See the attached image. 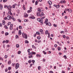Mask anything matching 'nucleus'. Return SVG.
<instances>
[{
    "label": "nucleus",
    "instance_id": "nucleus-42",
    "mask_svg": "<svg viewBox=\"0 0 73 73\" xmlns=\"http://www.w3.org/2000/svg\"><path fill=\"white\" fill-rule=\"evenodd\" d=\"M63 57L65 59H66V58H67V57H66V55L64 56Z\"/></svg>",
    "mask_w": 73,
    "mask_h": 73
},
{
    "label": "nucleus",
    "instance_id": "nucleus-64",
    "mask_svg": "<svg viewBox=\"0 0 73 73\" xmlns=\"http://www.w3.org/2000/svg\"><path fill=\"white\" fill-rule=\"evenodd\" d=\"M50 73H53V72L52 71H50Z\"/></svg>",
    "mask_w": 73,
    "mask_h": 73
},
{
    "label": "nucleus",
    "instance_id": "nucleus-43",
    "mask_svg": "<svg viewBox=\"0 0 73 73\" xmlns=\"http://www.w3.org/2000/svg\"><path fill=\"white\" fill-rule=\"evenodd\" d=\"M9 42V40H6V41H5V42L6 43H8V42Z\"/></svg>",
    "mask_w": 73,
    "mask_h": 73
},
{
    "label": "nucleus",
    "instance_id": "nucleus-28",
    "mask_svg": "<svg viewBox=\"0 0 73 73\" xmlns=\"http://www.w3.org/2000/svg\"><path fill=\"white\" fill-rule=\"evenodd\" d=\"M48 33H48V31H45V35H47V34H48Z\"/></svg>",
    "mask_w": 73,
    "mask_h": 73
},
{
    "label": "nucleus",
    "instance_id": "nucleus-30",
    "mask_svg": "<svg viewBox=\"0 0 73 73\" xmlns=\"http://www.w3.org/2000/svg\"><path fill=\"white\" fill-rule=\"evenodd\" d=\"M62 3H63L64 4H65L66 3V1H65V0H64L62 1Z\"/></svg>",
    "mask_w": 73,
    "mask_h": 73
},
{
    "label": "nucleus",
    "instance_id": "nucleus-9",
    "mask_svg": "<svg viewBox=\"0 0 73 73\" xmlns=\"http://www.w3.org/2000/svg\"><path fill=\"white\" fill-rule=\"evenodd\" d=\"M13 24H11V25L10 27V30H12L13 29Z\"/></svg>",
    "mask_w": 73,
    "mask_h": 73
},
{
    "label": "nucleus",
    "instance_id": "nucleus-33",
    "mask_svg": "<svg viewBox=\"0 0 73 73\" xmlns=\"http://www.w3.org/2000/svg\"><path fill=\"white\" fill-rule=\"evenodd\" d=\"M17 48H19V44H17L16 45Z\"/></svg>",
    "mask_w": 73,
    "mask_h": 73
},
{
    "label": "nucleus",
    "instance_id": "nucleus-47",
    "mask_svg": "<svg viewBox=\"0 0 73 73\" xmlns=\"http://www.w3.org/2000/svg\"><path fill=\"white\" fill-rule=\"evenodd\" d=\"M40 68H41V66H38V70H40Z\"/></svg>",
    "mask_w": 73,
    "mask_h": 73
},
{
    "label": "nucleus",
    "instance_id": "nucleus-62",
    "mask_svg": "<svg viewBox=\"0 0 73 73\" xmlns=\"http://www.w3.org/2000/svg\"><path fill=\"white\" fill-rule=\"evenodd\" d=\"M62 73H65V71L62 70Z\"/></svg>",
    "mask_w": 73,
    "mask_h": 73
},
{
    "label": "nucleus",
    "instance_id": "nucleus-48",
    "mask_svg": "<svg viewBox=\"0 0 73 73\" xmlns=\"http://www.w3.org/2000/svg\"><path fill=\"white\" fill-rule=\"evenodd\" d=\"M3 3H5V2H7V0H3Z\"/></svg>",
    "mask_w": 73,
    "mask_h": 73
},
{
    "label": "nucleus",
    "instance_id": "nucleus-44",
    "mask_svg": "<svg viewBox=\"0 0 73 73\" xmlns=\"http://www.w3.org/2000/svg\"><path fill=\"white\" fill-rule=\"evenodd\" d=\"M11 24V23L10 22H9L7 24L8 26L9 25H10Z\"/></svg>",
    "mask_w": 73,
    "mask_h": 73
},
{
    "label": "nucleus",
    "instance_id": "nucleus-53",
    "mask_svg": "<svg viewBox=\"0 0 73 73\" xmlns=\"http://www.w3.org/2000/svg\"><path fill=\"white\" fill-rule=\"evenodd\" d=\"M35 42H38V40H37V39H35Z\"/></svg>",
    "mask_w": 73,
    "mask_h": 73
},
{
    "label": "nucleus",
    "instance_id": "nucleus-4",
    "mask_svg": "<svg viewBox=\"0 0 73 73\" xmlns=\"http://www.w3.org/2000/svg\"><path fill=\"white\" fill-rule=\"evenodd\" d=\"M54 6L55 7H56V8L57 9L60 8V6L59 4H58V5H54Z\"/></svg>",
    "mask_w": 73,
    "mask_h": 73
},
{
    "label": "nucleus",
    "instance_id": "nucleus-14",
    "mask_svg": "<svg viewBox=\"0 0 73 73\" xmlns=\"http://www.w3.org/2000/svg\"><path fill=\"white\" fill-rule=\"evenodd\" d=\"M46 25H48L49 26H51V24H50V22H48L47 23H46Z\"/></svg>",
    "mask_w": 73,
    "mask_h": 73
},
{
    "label": "nucleus",
    "instance_id": "nucleus-15",
    "mask_svg": "<svg viewBox=\"0 0 73 73\" xmlns=\"http://www.w3.org/2000/svg\"><path fill=\"white\" fill-rule=\"evenodd\" d=\"M24 17H28V14H27V13H25L24 14Z\"/></svg>",
    "mask_w": 73,
    "mask_h": 73
},
{
    "label": "nucleus",
    "instance_id": "nucleus-20",
    "mask_svg": "<svg viewBox=\"0 0 73 73\" xmlns=\"http://www.w3.org/2000/svg\"><path fill=\"white\" fill-rule=\"evenodd\" d=\"M2 24H3V25H5V21L4 20H3L2 21Z\"/></svg>",
    "mask_w": 73,
    "mask_h": 73
},
{
    "label": "nucleus",
    "instance_id": "nucleus-50",
    "mask_svg": "<svg viewBox=\"0 0 73 73\" xmlns=\"http://www.w3.org/2000/svg\"><path fill=\"white\" fill-rule=\"evenodd\" d=\"M58 50H61V48H60V47H58Z\"/></svg>",
    "mask_w": 73,
    "mask_h": 73
},
{
    "label": "nucleus",
    "instance_id": "nucleus-17",
    "mask_svg": "<svg viewBox=\"0 0 73 73\" xmlns=\"http://www.w3.org/2000/svg\"><path fill=\"white\" fill-rule=\"evenodd\" d=\"M15 6H17V4L15 3V5H13V8H15Z\"/></svg>",
    "mask_w": 73,
    "mask_h": 73
},
{
    "label": "nucleus",
    "instance_id": "nucleus-59",
    "mask_svg": "<svg viewBox=\"0 0 73 73\" xmlns=\"http://www.w3.org/2000/svg\"><path fill=\"white\" fill-rule=\"evenodd\" d=\"M32 62L33 63H35V60H32Z\"/></svg>",
    "mask_w": 73,
    "mask_h": 73
},
{
    "label": "nucleus",
    "instance_id": "nucleus-16",
    "mask_svg": "<svg viewBox=\"0 0 73 73\" xmlns=\"http://www.w3.org/2000/svg\"><path fill=\"white\" fill-rule=\"evenodd\" d=\"M21 30H19L18 33V35L19 36H20L21 35Z\"/></svg>",
    "mask_w": 73,
    "mask_h": 73
},
{
    "label": "nucleus",
    "instance_id": "nucleus-61",
    "mask_svg": "<svg viewBox=\"0 0 73 73\" xmlns=\"http://www.w3.org/2000/svg\"><path fill=\"white\" fill-rule=\"evenodd\" d=\"M7 8H8V6L7 5H6L5 6L4 8H7Z\"/></svg>",
    "mask_w": 73,
    "mask_h": 73
},
{
    "label": "nucleus",
    "instance_id": "nucleus-52",
    "mask_svg": "<svg viewBox=\"0 0 73 73\" xmlns=\"http://www.w3.org/2000/svg\"><path fill=\"white\" fill-rule=\"evenodd\" d=\"M62 0H61L60 1L59 3L60 4H62Z\"/></svg>",
    "mask_w": 73,
    "mask_h": 73
},
{
    "label": "nucleus",
    "instance_id": "nucleus-26",
    "mask_svg": "<svg viewBox=\"0 0 73 73\" xmlns=\"http://www.w3.org/2000/svg\"><path fill=\"white\" fill-rule=\"evenodd\" d=\"M48 38H50V33H48Z\"/></svg>",
    "mask_w": 73,
    "mask_h": 73
},
{
    "label": "nucleus",
    "instance_id": "nucleus-46",
    "mask_svg": "<svg viewBox=\"0 0 73 73\" xmlns=\"http://www.w3.org/2000/svg\"><path fill=\"white\" fill-rule=\"evenodd\" d=\"M18 21H19V22H21V20H20V19H18Z\"/></svg>",
    "mask_w": 73,
    "mask_h": 73
},
{
    "label": "nucleus",
    "instance_id": "nucleus-45",
    "mask_svg": "<svg viewBox=\"0 0 73 73\" xmlns=\"http://www.w3.org/2000/svg\"><path fill=\"white\" fill-rule=\"evenodd\" d=\"M66 38L67 39V40H70V38H69V37L68 36H66Z\"/></svg>",
    "mask_w": 73,
    "mask_h": 73
},
{
    "label": "nucleus",
    "instance_id": "nucleus-1",
    "mask_svg": "<svg viewBox=\"0 0 73 73\" xmlns=\"http://www.w3.org/2000/svg\"><path fill=\"white\" fill-rule=\"evenodd\" d=\"M35 54L36 52H31L29 53V55L31 54V55H30L29 56V58H31V57H33V54Z\"/></svg>",
    "mask_w": 73,
    "mask_h": 73
},
{
    "label": "nucleus",
    "instance_id": "nucleus-24",
    "mask_svg": "<svg viewBox=\"0 0 73 73\" xmlns=\"http://www.w3.org/2000/svg\"><path fill=\"white\" fill-rule=\"evenodd\" d=\"M5 34L6 36H8V35H9V33H7V32H6L5 33Z\"/></svg>",
    "mask_w": 73,
    "mask_h": 73
},
{
    "label": "nucleus",
    "instance_id": "nucleus-29",
    "mask_svg": "<svg viewBox=\"0 0 73 73\" xmlns=\"http://www.w3.org/2000/svg\"><path fill=\"white\" fill-rule=\"evenodd\" d=\"M38 11H39V12H41V10L39 8H38Z\"/></svg>",
    "mask_w": 73,
    "mask_h": 73
},
{
    "label": "nucleus",
    "instance_id": "nucleus-8",
    "mask_svg": "<svg viewBox=\"0 0 73 73\" xmlns=\"http://www.w3.org/2000/svg\"><path fill=\"white\" fill-rule=\"evenodd\" d=\"M36 15L38 16H40L41 17H42V15H41V14L40 13H38L36 14Z\"/></svg>",
    "mask_w": 73,
    "mask_h": 73
},
{
    "label": "nucleus",
    "instance_id": "nucleus-27",
    "mask_svg": "<svg viewBox=\"0 0 73 73\" xmlns=\"http://www.w3.org/2000/svg\"><path fill=\"white\" fill-rule=\"evenodd\" d=\"M36 57H41V55H40V54H37L36 55Z\"/></svg>",
    "mask_w": 73,
    "mask_h": 73
},
{
    "label": "nucleus",
    "instance_id": "nucleus-40",
    "mask_svg": "<svg viewBox=\"0 0 73 73\" xmlns=\"http://www.w3.org/2000/svg\"><path fill=\"white\" fill-rule=\"evenodd\" d=\"M53 26L54 27H57V25H56L55 24H53Z\"/></svg>",
    "mask_w": 73,
    "mask_h": 73
},
{
    "label": "nucleus",
    "instance_id": "nucleus-51",
    "mask_svg": "<svg viewBox=\"0 0 73 73\" xmlns=\"http://www.w3.org/2000/svg\"><path fill=\"white\" fill-rule=\"evenodd\" d=\"M21 53V51H19L18 52V54H20Z\"/></svg>",
    "mask_w": 73,
    "mask_h": 73
},
{
    "label": "nucleus",
    "instance_id": "nucleus-25",
    "mask_svg": "<svg viewBox=\"0 0 73 73\" xmlns=\"http://www.w3.org/2000/svg\"><path fill=\"white\" fill-rule=\"evenodd\" d=\"M24 22H28V20L27 19H25L24 20Z\"/></svg>",
    "mask_w": 73,
    "mask_h": 73
},
{
    "label": "nucleus",
    "instance_id": "nucleus-57",
    "mask_svg": "<svg viewBox=\"0 0 73 73\" xmlns=\"http://www.w3.org/2000/svg\"><path fill=\"white\" fill-rule=\"evenodd\" d=\"M11 67H9L8 68V70H11Z\"/></svg>",
    "mask_w": 73,
    "mask_h": 73
},
{
    "label": "nucleus",
    "instance_id": "nucleus-2",
    "mask_svg": "<svg viewBox=\"0 0 73 73\" xmlns=\"http://www.w3.org/2000/svg\"><path fill=\"white\" fill-rule=\"evenodd\" d=\"M22 36L24 38H25V39H27V38H28V36H27V34H25L24 33H22Z\"/></svg>",
    "mask_w": 73,
    "mask_h": 73
},
{
    "label": "nucleus",
    "instance_id": "nucleus-22",
    "mask_svg": "<svg viewBox=\"0 0 73 73\" xmlns=\"http://www.w3.org/2000/svg\"><path fill=\"white\" fill-rule=\"evenodd\" d=\"M11 19H12V20H13V21H15V20H16V19H15V18L13 17H12Z\"/></svg>",
    "mask_w": 73,
    "mask_h": 73
},
{
    "label": "nucleus",
    "instance_id": "nucleus-54",
    "mask_svg": "<svg viewBox=\"0 0 73 73\" xmlns=\"http://www.w3.org/2000/svg\"><path fill=\"white\" fill-rule=\"evenodd\" d=\"M28 52H29V53H31V52H30V49H29L28 50H27Z\"/></svg>",
    "mask_w": 73,
    "mask_h": 73
},
{
    "label": "nucleus",
    "instance_id": "nucleus-5",
    "mask_svg": "<svg viewBox=\"0 0 73 73\" xmlns=\"http://www.w3.org/2000/svg\"><path fill=\"white\" fill-rule=\"evenodd\" d=\"M8 11V13L10 14V15L12 16V13H11V11H12V10L11 9H7Z\"/></svg>",
    "mask_w": 73,
    "mask_h": 73
},
{
    "label": "nucleus",
    "instance_id": "nucleus-21",
    "mask_svg": "<svg viewBox=\"0 0 73 73\" xmlns=\"http://www.w3.org/2000/svg\"><path fill=\"white\" fill-rule=\"evenodd\" d=\"M48 21V19H46L45 20V21L44 22V23L46 24Z\"/></svg>",
    "mask_w": 73,
    "mask_h": 73
},
{
    "label": "nucleus",
    "instance_id": "nucleus-41",
    "mask_svg": "<svg viewBox=\"0 0 73 73\" xmlns=\"http://www.w3.org/2000/svg\"><path fill=\"white\" fill-rule=\"evenodd\" d=\"M37 38L38 40H40V39H41V37H40V36L38 37H37Z\"/></svg>",
    "mask_w": 73,
    "mask_h": 73
},
{
    "label": "nucleus",
    "instance_id": "nucleus-31",
    "mask_svg": "<svg viewBox=\"0 0 73 73\" xmlns=\"http://www.w3.org/2000/svg\"><path fill=\"white\" fill-rule=\"evenodd\" d=\"M28 62L29 63V64H31V62H32V61L31 60H30L28 61Z\"/></svg>",
    "mask_w": 73,
    "mask_h": 73
},
{
    "label": "nucleus",
    "instance_id": "nucleus-56",
    "mask_svg": "<svg viewBox=\"0 0 73 73\" xmlns=\"http://www.w3.org/2000/svg\"><path fill=\"white\" fill-rule=\"evenodd\" d=\"M63 38H65L66 37V36H65V35H63Z\"/></svg>",
    "mask_w": 73,
    "mask_h": 73
},
{
    "label": "nucleus",
    "instance_id": "nucleus-32",
    "mask_svg": "<svg viewBox=\"0 0 73 73\" xmlns=\"http://www.w3.org/2000/svg\"><path fill=\"white\" fill-rule=\"evenodd\" d=\"M4 28H5V29H8V27L6 25H5L4 26Z\"/></svg>",
    "mask_w": 73,
    "mask_h": 73
},
{
    "label": "nucleus",
    "instance_id": "nucleus-19",
    "mask_svg": "<svg viewBox=\"0 0 73 73\" xmlns=\"http://www.w3.org/2000/svg\"><path fill=\"white\" fill-rule=\"evenodd\" d=\"M36 35H38L39 36H40V32L38 31H37L36 33Z\"/></svg>",
    "mask_w": 73,
    "mask_h": 73
},
{
    "label": "nucleus",
    "instance_id": "nucleus-63",
    "mask_svg": "<svg viewBox=\"0 0 73 73\" xmlns=\"http://www.w3.org/2000/svg\"><path fill=\"white\" fill-rule=\"evenodd\" d=\"M32 64H30V66H29V68H31L32 67Z\"/></svg>",
    "mask_w": 73,
    "mask_h": 73
},
{
    "label": "nucleus",
    "instance_id": "nucleus-55",
    "mask_svg": "<svg viewBox=\"0 0 73 73\" xmlns=\"http://www.w3.org/2000/svg\"><path fill=\"white\" fill-rule=\"evenodd\" d=\"M8 57V56L7 55H5V58H7Z\"/></svg>",
    "mask_w": 73,
    "mask_h": 73
},
{
    "label": "nucleus",
    "instance_id": "nucleus-10",
    "mask_svg": "<svg viewBox=\"0 0 73 73\" xmlns=\"http://www.w3.org/2000/svg\"><path fill=\"white\" fill-rule=\"evenodd\" d=\"M30 19H35V17H34V16H31L29 17Z\"/></svg>",
    "mask_w": 73,
    "mask_h": 73
},
{
    "label": "nucleus",
    "instance_id": "nucleus-39",
    "mask_svg": "<svg viewBox=\"0 0 73 73\" xmlns=\"http://www.w3.org/2000/svg\"><path fill=\"white\" fill-rule=\"evenodd\" d=\"M35 5H37V4H38V1H37L35 2Z\"/></svg>",
    "mask_w": 73,
    "mask_h": 73
},
{
    "label": "nucleus",
    "instance_id": "nucleus-36",
    "mask_svg": "<svg viewBox=\"0 0 73 73\" xmlns=\"http://www.w3.org/2000/svg\"><path fill=\"white\" fill-rule=\"evenodd\" d=\"M25 43H27V44H28L29 43V41H28L27 40H26L25 41Z\"/></svg>",
    "mask_w": 73,
    "mask_h": 73
},
{
    "label": "nucleus",
    "instance_id": "nucleus-3",
    "mask_svg": "<svg viewBox=\"0 0 73 73\" xmlns=\"http://www.w3.org/2000/svg\"><path fill=\"white\" fill-rule=\"evenodd\" d=\"M37 20L38 21H39L40 23H42V18H37Z\"/></svg>",
    "mask_w": 73,
    "mask_h": 73
},
{
    "label": "nucleus",
    "instance_id": "nucleus-58",
    "mask_svg": "<svg viewBox=\"0 0 73 73\" xmlns=\"http://www.w3.org/2000/svg\"><path fill=\"white\" fill-rule=\"evenodd\" d=\"M41 42V41L40 40H38V43H40Z\"/></svg>",
    "mask_w": 73,
    "mask_h": 73
},
{
    "label": "nucleus",
    "instance_id": "nucleus-35",
    "mask_svg": "<svg viewBox=\"0 0 73 73\" xmlns=\"http://www.w3.org/2000/svg\"><path fill=\"white\" fill-rule=\"evenodd\" d=\"M43 30L42 29H40V32H43Z\"/></svg>",
    "mask_w": 73,
    "mask_h": 73
},
{
    "label": "nucleus",
    "instance_id": "nucleus-37",
    "mask_svg": "<svg viewBox=\"0 0 73 73\" xmlns=\"http://www.w3.org/2000/svg\"><path fill=\"white\" fill-rule=\"evenodd\" d=\"M32 47L33 48H34V49H36V47H35V46L34 45H33L32 46Z\"/></svg>",
    "mask_w": 73,
    "mask_h": 73
},
{
    "label": "nucleus",
    "instance_id": "nucleus-60",
    "mask_svg": "<svg viewBox=\"0 0 73 73\" xmlns=\"http://www.w3.org/2000/svg\"><path fill=\"white\" fill-rule=\"evenodd\" d=\"M17 11H18L17 12L18 14H20V12H19V10H18Z\"/></svg>",
    "mask_w": 73,
    "mask_h": 73
},
{
    "label": "nucleus",
    "instance_id": "nucleus-13",
    "mask_svg": "<svg viewBox=\"0 0 73 73\" xmlns=\"http://www.w3.org/2000/svg\"><path fill=\"white\" fill-rule=\"evenodd\" d=\"M48 3L49 4V5H52V1H48Z\"/></svg>",
    "mask_w": 73,
    "mask_h": 73
},
{
    "label": "nucleus",
    "instance_id": "nucleus-7",
    "mask_svg": "<svg viewBox=\"0 0 73 73\" xmlns=\"http://www.w3.org/2000/svg\"><path fill=\"white\" fill-rule=\"evenodd\" d=\"M7 19L9 20H11L12 19V17L11 16H10V15H8L7 16Z\"/></svg>",
    "mask_w": 73,
    "mask_h": 73
},
{
    "label": "nucleus",
    "instance_id": "nucleus-23",
    "mask_svg": "<svg viewBox=\"0 0 73 73\" xmlns=\"http://www.w3.org/2000/svg\"><path fill=\"white\" fill-rule=\"evenodd\" d=\"M11 64V60L9 61L8 63V65H10Z\"/></svg>",
    "mask_w": 73,
    "mask_h": 73
},
{
    "label": "nucleus",
    "instance_id": "nucleus-38",
    "mask_svg": "<svg viewBox=\"0 0 73 73\" xmlns=\"http://www.w3.org/2000/svg\"><path fill=\"white\" fill-rule=\"evenodd\" d=\"M0 9H3V5H1L0 6Z\"/></svg>",
    "mask_w": 73,
    "mask_h": 73
},
{
    "label": "nucleus",
    "instance_id": "nucleus-49",
    "mask_svg": "<svg viewBox=\"0 0 73 73\" xmlns=\"http://www.w3.org/2000/svg\"><path fill=\"white\" fill-rule=\"evenodd\" d=\"M41 16H42V17L43 16H44V13L42 12L41 13Z\"/></svg>",
    "mask_w": 73,
    "mask_h": 73
},
{
    "label": "nucleus",
    "instance_id": "nucleus-18",
    "mask_svg": "<svg viewBox=\"0 0 73 73\" xmlns=\"http://www.w3.org/2000/svg\"><path fill=\"white\" fill-rule=\"evenodd\" d=\"M32 11V10H29L27 11V13H31V12Z\"/></svg>",
    "mask_w": 73,
    "mask_h": 73
},
{
    "label": "nucleus",
    "instance_id": "nucleus-11",
    "mask_svg": "<svg viewBox=\"0 0 73 73\" xmlns=\"http://www.w3.org/2000/svg\"><path fill=\"white\" fill-rule=\"evenodd\" d=\"M12 6H11V5H9V6H8L7 9H11V8H12Z\"/></svg>",
    "mask_w": 73,
    "mask_h": 73
},
{
    "label": "nucleus",
    "instance_id": "nucleus-12",
    "mask_svg": "<svg viewBox=\"0 0 73 73\" xmlns=\"http://www.w3.org/2000/svg\"><path fill=\"white\" fill-rule=\"evenodd\" d=\"M68 11L70 13H72V10L70 9H68Z\"/></svg>",
    "mask_w": 73,
    "mask_h": 73
},
{
    "label": "nucleus",
    "instance_id": "nucleus-34",
    "mask_svg": "<svg viewBox=\"0 0 73 73\" xmlns=\"http://www.w3.org/2000/svg\"><path fill=\"white\" fill-rule=\"evenodd\" d=\"M19 28L20 29H22V27L21 26H19Z\"/></svg>",
    "mask_w": 73,
    "mask_h": 73
},
{
    "label": "nucleus",
    "instance_id": "nucleus-6",
    "mask_svg": "<svg viewBox=\"0 0 73 73\" xmlns=\"http://www.w3.org/2000/svg\"><path fill=\"white\" fill-rule=\"evenodd\" d=\"M15 67L16 69H18V68H19V63H17L16 64Z\"/></svg>",
    "mask_w": 73,
    "mask_h": 73
}]
</instances>
